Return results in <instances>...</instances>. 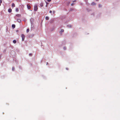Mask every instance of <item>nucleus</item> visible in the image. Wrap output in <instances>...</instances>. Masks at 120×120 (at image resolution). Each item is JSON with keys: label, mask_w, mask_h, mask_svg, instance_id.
Instances as JSON below:
<instances>
[{"label": "nucleus", "mask_w": 120, "mask_h": 120, "mask_svg": "<svg viewBox=\"0 0 120 120\" xmlns=\"http://www.w3.org/2000/svg\"><path fill=\"white\" fill-rule=\"evenodd\" d=\"M38 9L37 6V5H35L34 7V10L35 11H37Z\"/></svg>", "instance_id": "nucleus-1"}, {"label": "nucleus", "mask_w": 120, "mask_h": 120, "mask_svg": "<svg viewBox=\"0 0 120 120\" xmlns=\"http://www.w3.org/2000/svg\"><path fill=\"white\" fill-rule=\"evenodd\" d=\"M21 37L22 38V41H24L25 37V35L24 34H22L21 35Z\"/></svg>", "instance_id": "nucleus-2"}, {"label": "nucleus", "mask_w": 120, "mask_h": 120, "mask_svg": "<svg viewBox=\"0 0 120 120\" xmlns=\"http://www.w3.org/2000/svg\"><path fill=\"white\" fill-rule=\"evenodd\" d=\"M27 8L28 9H30L31 8V7L30 6V5L29 4H27Z\"/></svg>", "instance_id": "nucleus-3"}, {"label": "nucleus", "mask_w": 120, "mask_h": 120, "mask_svg": "<svg viewBox=\"0 0 120 120\" xmlns=\"http://www.w3.org/2000/svg\"><path fill=\"white\" fill-rule=\"evenodd\" d=\"M8 11L10 13L12 11V9L11 8H9L8 10Z\"/></svg>", "instance_id": "nucleus-4"}, {"label": "nucleus", "mask_w": 120, "mask_h": 120, "mask_svg": "<svg viewBox=\"0 0 120 120\" xmlns=\"http://www.w3.org/2000/svg\"><path fill=\"white\" fill-rule=\"evenodd\" d=\"M54 19H51L50 20V22L51 23H52L54 21Z\"/></svg>", "instance_id": "nucleus-5"}, {"label": "nucleus", "mask_w": 120, "mask_h": 120, "mask_svg": "<svg viewBox=\"0 0 120 120\" xmlns=\"http://www.w3.org/2000/svg\"><path fill=\"white\" fill-rule=\"evenodd\" d=\"M64 31V30L63 29H61L60 32V34H61Z\"/></svg>", "instance_id": "nucleus-6"}, {"label": "nucleus", "mask_w": 120, "mask_h": 120, "mask_svg": "<svg viewBox=\"0 0 120 120\" xmlns=\"http://www.w3.org/2000/svg\"><path fill=\"white\" fill-rule=\"evenodd\" d=\"M12 27L13 28V29H14V28H15V25L14 24H13L12 26Z\"/></svg>", "instance_id": "nucleus-7"}, {"label": "nucleus", "mask_w": 120, "mask_h": 120, "mask_svg": "<svg viewBox=\"0 0 120 120\" xmlns=\"http://www.w3.org/2000/svg\"><path fill=\"white\" fill-rule=\"evenodd\" d=\"M16 15L18 17H20L21 16V15L20 14H17Z\"/></svg>", "instance_id": "nucleus-8"}, {"label": "nucleus", "mask_w": 120, "mask_h": 120, "mask_svg": "<svg viewBox=\"0 0 120 120\" xmlns=\"http://www.w3.org/2000/svg\"><path fill=\"white\" fill-rule=\"evenodd\" d=\"M12 7H15V4L14 3H12Z\"/></svg>", "instance_id": "nucleus-9"}, {"label": "nucleus", "mask_w": 120, "mask_h": 120, "mask_svg": "<svg viewBox=\"0 0 120 120\" xmlns=\"http://www.w3.org/2000/svg\"><path fill=\"white\" fill-rule=\"evenodd\" d=\"M17 21L19 22H21V20L19 19H17Z\"/></svg>", "instance_id": "nucleus-10"}, {"label": "nucleus", "mask_w": 120, "mask_h": 120, "mask_svg": "<svg viewBox=\"0 0 120 120\" xmlns=\"http://www.w3.org/2000/svg\"><path fill=\"white\" fill-rule=\"evenodd\" d=\"M40 6L41 7H42L43 6V5L42 3H41L40 4Z\"/></svg>", "instance_id": "nucleus-11"}, {"label": "nucleus", "mask_w": 120, "mask_h": 120, "mask_svg": "<svg viewBox=\"0 0 120 120\" xmlns=\"http://www.w3.org/2000/svg\"><path fill=\"white\" fill-rule=\"evenodd\" d=\"M16 41L15 40H14L13 41V42L14 44L16 43Z\"/></svg>", "instance_id": "nucleus-12"}, {"label": "nucleus", "mask_w": 120, "mask_h": 120, "mask_svg": "<svg viewBox=\"0 0 120 120\" xmlns=\"http://www.w3.org/2000/svg\"><path fill=\"white\" fill-rule=\"evenodd\" d=\"M45 19L46 20H48L49 19V18L48 17L46 16L45 17Z\"/></svg>", "instance_id": "nucleus-13"}, {"label": "nucleus", "mask_w": 120, "mask_h": 120, "mask_svg": "<svg viewBox=\"0 0 120 120\" xmlns=\"http://www.w3.org/2000/svg\"><path fill=\"white\" fill-rule=\"evenodd\" d=\"M67 26L68 27H70V28H71V25H67Z\"/></svg>", "instance_id": "nucleus-14"}, {"label": "nucleus", "mask_w": 120, "mask_h": 120, "mask_svg": "<svg viewBox=\"0 0 120 120\" xmlns=\"http://www.w3.org/2000/svg\"><path fill=\"white\" fill-rule=\"evenodd\" d=\"M30 30L29 29H27L26 30V32L27 33Z\"/></svg>", "instance_id": "nucleus-15"}, {"label": "nucleus", "mask_w": 120, "mask_h": 120, "mask_svg": "<svg viewBox=\"0 0 120 120\" xmlns=\"http://www.w3.org/2000/svg\"><path fill=\"white\" fill-rule=\"evenodd\" d=\"M91 4L92 5H95L96 4V3H95L94 2H93L92 4Z\"/></svg>", "instance_id": "nucleus-16"}, {"label": "nucleus", "mask_w": 120, "mask_h": 120, "mask_svg": "<svg viewBox=\"0 0 120 120\" xmlns=\"http://www.w3.org/2000/svg\"><path fill=\"white\" fill-rule=\"evenodd\" d=\"M19 11V9L18 8H16V12H18Z\"/></svg>", "instance_id": "nucleus-17"}, {"label": "nucleus", "mask_w": 120, "mask_h": 120, "mask_svg": "<svg viewBox=\"0 0 120 120\" xmlns=\"http://www.w3.org/2000/svg\"><path fill=\"white\" fill-rule=\"evenodd\" d=\"M2 0H0V6L1 4L2 3Z\"/></svg>", "instance_id": "nucleus-18"}, {"label": "nucleus", "mask_w": 120, "mask_h": 120, "mask_svg": "<svg viewBox=\"0 0 120 120\" xmlns=\"http://www.w3.org/2000/svg\"><path fill=\"white\" fill-rule=\"evenodd\" d=\"M33 55V54L32 53H30L29 54V55L30 56H32Z\"/></svg>", "instance_id": "nucleus-19"}, {"label": "nucleus", "mask_w": 120, "mask_h": 120, "mask_svg": "<svg viewBox=\"0 0 120 120\" xmlns=\"http://www.w3.org/2000/svg\"><path fill=\"white\" fill-rule=\"evenodd\" d=\"M15 68L14 67H13L12 68V70L13 71H14V70Z\"/></svg>", "instance_id": "nucleus-20"}, {"label": "nucleus", "mask_w": 120, "mask_h": 120, "mask_svg": "<svg viewBox=\"0 0 120 120\" xmlns=\"http://www.w3.org/2000/svg\"><path fill=\"white\" fill-rule=\"evenodd\" d=\"M64 50H66V47H64Z\"/></svg>", "instance_id": "nucleus-21"}, {"label": "nucleus", "mask_w": 120, "mask_h": 120, "mask_svg": "<svg viewBox=\"0 0 120 120\" xmlns=\"http://www.w3.org/2000/svg\"><path fill=\"white\" fill-rule=\"evenodd\" d=\"M101 7V4L99 5V7Z\"/></svg>", "instance_id": "nucleus-22"}, {"label": "nucleus", "mask_w": 120, "mask_h": 120, "mask_svg": "<svg viewBox=\"0 0 120 120\" xmlns=\"http://www.w3.org/2000/svg\"><path fill=\"white\" fill-rule=\"evenodd\" d=\"M52 11H51L50 10V11L49 12L50 13H52Z\"/></svg>", "instance_id": "nucleus-23"}, {"label": "nucleus", "mask_w": 120, "mask_h": 120, "mask_svg": "<svg viewBox=\"0 0 120 120\" xmlns=\"http://www.w3.org/2000/svg\"><path fill=\"white\" fill-rule=\"evenodd\" d=\"M51 0H48V1L49 2V1H50Z\"/></svg>", "instance_id": "nucleus-24"}, {"label": "nucleus", "mask_w": 120, "mask_h": 120, "mask_svg": "<svg viewBox=\"0 0 120 120\" xmlns=\"http://www.w3.org/2000/svg\"><path fill=\"white\" fill-rule=\"evenodd\" d=\"M74 4H71V6H73V5Z\"/></svg>", "instance_id": "nucleus-25"}, {"label": "nucleus", "mask_w": 120, "mask_h": 120, "mask_svg": "<svg viewBox=\"0 0 120 120\" xmlns=\"http://www.w3.org/2000/svg\"><path fill=\"white\" fill-rule=\"evenodd\" d=\"M96 1H97L98 0H96Z\"/></svg>", "instance_id": "nucleus-26"}, {"label": "nucleus", "mask_w": 120, "mask_h": 120, "mask_svg": "<svg viewBox=\"0 0 120 120\" xmlns=\"http://www.w3.org/2000/svg\"><path fill=\"white\" fill-rule=\"evenodd\" d=\"M74 1V2H75V1H76L75 0V1Z\"/></svg>", "instance_id": "nucleus-27"}, {"label": "nucleus", "mask_w": 120, "mask_h": 120, "mask_svg": "<svg viewBox=\"0 0 120 120\" xmlns=\"http://www.w3.org/2000/svg\"><path fill=\"white\" fill-rule=\"evenodd\" d=\"M48 63H47V64H48Z\"/></svg>", "instance_id": "nucleus-28"}]
</instances>
